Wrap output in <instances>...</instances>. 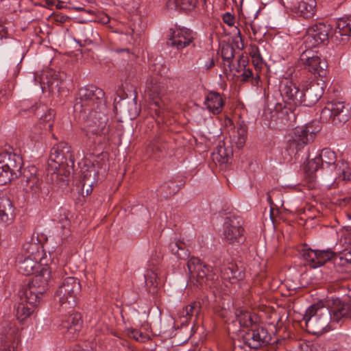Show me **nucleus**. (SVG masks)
<instances>
[{
  "mask_svg": "<svg viewBox=\"0 0 351 351\" xmlns=\"http://www.w3.org/2000/svg\"><path fill=\"white\" fill-rule=\"evenodd\" d=\"M105 93L95 86L82 87L74 104V110L86 117L82 130L86 143L90 147L100 149L108 143L110 125L108 110L105 104Z\"/></svg>",
  "mask_w": 351,
  "mask_h": 351,
  "instance_id": "nucleus-1",
  "label": "nucleus"
},
{
  "mask_svg": "<svg viewBox=\"0 0 351 351\" xmlns=\"http://www.w3.org/2000/svg\"><path fill=\"white\" fill-rule=\"evenodd\" d=\"M50 276L49 268L42 267L27 285L20 289L19 294L21 302L16 307V317L19 321L23 322L33 313L34 308L38 305L41 296L48 289Z\"/></svg>",
  "mask_w": 351,
  "mask_h": 351,
  "instance_id": "nucleus-2",
  "label": "nucleus"
},
{
  "mask_svg": "<svg viewBox=\"0 0 351 351\" xmlns=\"http://www.w3.org/2000/svg\"><path fill=\"white\" fill-rule=\"evenodd\" d=\"M309 173L322 170L326 176L332 177L335 181L351 180V169L344 160H337L336 153L330 148H324L315 158L309 160L305 166Z\"/></svg>",
  "mask_w": 351,
  "mask_h": 351,
  "instance_id": "nucleus-3",
  "label": "nucleus"
},
{
  "mask_svg": "<svg viewBox=\"0 0 351 351\" xmlns=\"http://www.w3.org/2000/svg\"><path fill=\"white\" fill-rule=\"evenodd\" d=\"M156 74V76L151 75L148 77L146 81V92L152 102L151 109L159 118L165 116L170 99L168 97L167 84L160 81L158 73Z\"/></svg>",
  "mask_w": 351,
  "mask_h": 351,
  "instance_id": "nucleus-4",
  "label": "nucleus"
},
{
  "mask_svg": "<svg viewBox=\"0 0 351 351\" xmlns=\"http://www.w3.org/2000/svg\"><path fill=\"white\" fill-rule=\"evenodd\" d=\"M80 291L81 285L77 278L71 276L64 278L54 295V301L58 310L70 312L76 306Z\"/></svg>",
  "mask_w": 351,
  "mask_h": 351,
  "instance_id": "nucleus-5",
  "label": "nucleus"
},
{
  "mask_svg": "<svg viewBox=\"0 0 351 351\" xmlns=\"http://www.w3.org/2000/svg\"><path fill=\"white\" fill-rule=\"evenodd\" d=\"M49 160L58 165L54 167L58 171L57 176L60 175V180L67 184L68 178L73 172L75 162L71 147L66 142H60L54 145L51 149Z\"/></svg>",
  "mask_w": 351,
  "mask_h": 351,
  "instance_id": "nucleus-6",
  "label": "nucleus"
},
{
  "mask_svg": "<svg viewBox=\"0 0 351 351\" xmlns=\"http://www.w3.org/2000/svg\"><path fill=\"white\" fill-rule=\"evenodd\" d=\"M304 321L308 332L320 335L331 330L328 309L319 304H313L307 308L304 315Z\"/></svg>",
  "mask_w": 351,
  "mask_h": 351,
  "instance_id": "nucleus-7",
  "label": "nucleus"
},
{
  "mask_svg": "<svg viewBox=\"0 0 351 351\" xmlns=\"http://www.w3.org/2000/svg\"><path fill=\"white\" fill-rule=\"evenodd\" d=\"M23 159L7 151L0 152V185H5L21 174Z\"/></svg>",
  "mask_w": 351,
  "mask_h": 351,
  "instance_id": "nucleus-8",
  "label": "nucleus"
},
{
  "mask_svg": "<svg viewBox=\"0 0 351 351\" xmlns=\"http://www.w3.org/2000/svg\"><path fill=\"white\" fill-rule=\"evenodd\" d=\"M187 267L190 274V282L197 287H210L217 278L211 266L202 262L199 258L192 257Z\"/></svg>",
  "mask_w": 351,
  "mask_h": 351,
  "instance_id": "nucleus-9",
  "label": "nucleus"
},
{
  "mask_svg": "<svg viewBox=\"0 0 351 351\" xmlns=\"http://www.w3.org/2000/svg\"><path fill=\"white\" fill-rule=\"evenodd\" d=\"M320 130L321 126L317 121H313L304 125L296 127L294 137L288 141L287 150L291 151V153L300 150L304 145L314 140Z\"/></svg>",
  "mask_w": 351,
  "mask_h": 351,
  "instance_id": "nucleus-10",
  "label": "nucleus"
},
{
  "mask_svg": "<svg viewBox=\"0 0 351 351\" xmlns=\"http://www.w3.org/2000/svg\"><path fill=\"white\" fill-rule=\"evenodd\" d=\"M38 247V244L36 243H27L23 245V249L25 254L18 258V269L20 273L29 276L41 267L38 262L40 259Z\"/></svg>",
  "mask_w": 351,
  "mask_h": 351,
  "instance_id": "nucleus-11",
  "label": "nucleus"
},
{
  "mask_svg": "<svg viewBox=\"0 0 351 351\" xmlns=\"http://www.w3.org/2000/svg\"><path fill=\"white\" fill-rule=\"evenodd\" d=\"M20 335L16 324L9 320L0 323V351H17Z\"/></svg>",
  "mask_w": 351,
  "mask_h": 351,
  "instance_id": "nucleus-12",
  "label": "nucleus"
},
{
  "mask_svg": "<svg viewBox=\"0 0 351 351\" xmlns=\"http://www.w3.org/2000/svg\"><path fill=\"white\" fill-rule=\"evenodd\" d=\"M327 306L332 322L341 324L351 319V299L332 297L328 300Z\"/></svg>",
  "mask_w": 351,
  "mask_h": 351,
  "instance_id": "nucleus-13",
  "label": "nucleus"
},
{
  "mask_svg": "<svg viewBox=\"0 0 351 351\" xmlns=\"http://www.w3.org/2000/svg\"><path fill=\"white\" fill-rule=\"evenodd\" d=\"M332 30L330 25L324 23H317L308 27L304 36L306 47L311 49L321 45H326Z\"/></svg>",
  "mask_w": 351,
  "mask_h": 351,
  "instance_id": "nucleus-14",
  "label": "nucleus"
},
{
  "mask_svg": "<svg viewBox=\"0 0 351 351\" xmlns=\"http://www.w3.org/2000/svg\"><path fill=\"white\" fill-rule=\"evenodd\" d=\"M300 60L309 72L319 77H325L328 73V63L317 52L308 49L300 55Z\"/></svg>",
  "mask_w": 351,
  "mask_h": 351,
  "instance_id": "nucleus-15",
  "label": "nucleus"
},
{
  "mask_svg": "<svg viewBox=\"0 0 351 351\" xmlns=\"http://www.w3.org/2000/svg\"><path fill=\"white\" fill-rule=\"evenodd\" d=\"M245 230L243 221L239 217L231 216L225 219L223 226V235L225 241L230 243H242L245 241Z\"/></svg>",
  "mask_w": 351,
  "mask_h": 351,
  "instance_id": "nucleus-16",
  "label": "nucleus"
},
{
  "mask_svg": "<svg viewBox=\"0 0 351 351\" xmlns=\"http://www.w3.org/2000/svg\"><path fill=\"white\" fill-rule=\"evenodd\" d=\"M320 119L324 122L331 121L335 125L346 122L348 120V114L345 109L344 103L341 101L328 103L321 111Z\"/></svg>",
  "mask_w": 351,
  "mask_h": 351,
  "instance_id": "nucleus-17",
  "label": "nucleus"
},
{
  "mask_svg": "<svg viewBox=\"0 0 351 351\" xmlns=\"http://www.w3.org/2000/svg\"><path fill=\"white\" fill-rule=\"evenodd\" d=\"M195 36L192 30L185 27L170 29L167 45L180 51L193 44Z\"/></svg>",
  "mask_w": 351,
  "mask_h": 351,
  "instance_id": "nucleus-18",
  "label": "nucleus"
},
{
  "mask_svg": "<svg viewBox=\"0 0 351 351\" xmlns=\"http://www.w3.org/2000/svg\"><path fill=\"white\" fill-rule=\"evenodd\" d=\"M242 341L246 346L256 350L269 343L270 335L263 327L254 325L244 333Z\"/></svg>",
  "mask_w": 351,
  "mask_h": 351,
  "instance_id": "nucleus-19",
  "label": "nucleus"
},
{
  "mask_svg": "<svg viewBox=\"0 0 351 351\" xmlns=\"http://www.w3.org/2000/svg\"><path fill=\"white\" fill-rule=\"evenodd\" d=\"M20 176H21V186L26 193L32 195L39 194L43 182L35 166L32 165L25 168Z\"/></svg>",
  "mask_w": 351,
  "mask_h": 351,
  "instance_id": "nucleus-20",
  "label": "nucleus"
},
{
  "mask_svg": "<svg viewBox=\"0 0 351 351\" xmlns=\"http://www.w3.org/2000/svg\"><path fill=\"white\" fill-rule=\"evenodd\" d=\"M62 314L61 328L64 330L68 338L75 339L80 331L82 326L81 315L74 308L69 311H60Z\"/></svg>",
  "mask_w": 351,
  "mask_h": 351,
  "instance_id": "nucleus-21",
  "label": "nucleus"
},
{
  "mask_svg": "<svg viewBox=\"0 0 351 351\" xmlns=\"http://www.w3.org/2000/svg\"><path fill=\"white\" fill-rule=\"evenodd\" d=\"M280 93L284 101L289 105L301 106L302 89L292 80L285 79L280 84Z\"/></svg>",
  "mask_w": 351,
  "mask_h": 351,
  "instance_id": "nucleus-22",
  "label": "nucleus"
},
{
  "mask_svg": "<svg viewBox=\"0 0 351 351\" xmlns=\"http://www.w3.org/2000/svg\"><path fill=\"white\" fill-rule=\"evenodd\" d=\"M302 256L310 267L316 268L330 261L335 254L331 249L320 250L308 248L302 250Z\"/></svg>",
  "mask_w": 351,
  "mask_h": 351,
  "instance_id": "nucleus-23",
  "label": "nucleus"
},
{
  "mask_svg": "<svg viewBox=\"0 0 351 351\" xmlns=\"http://www.w3.org/2000/svg\"><path fill=\"white\" fill-rule=\"evenodd\" d=\"M247 58L243 56H240L238 60V65L234 69L237 73H241L239 79L243 83L250 82L252 86H258L260 75L258 70L254 73L252 69L247 66Z\"/></svg>",
  "mask_w": 351,
  "mask_h": 351,
  "instance_id": "nucleus-24",
  "label": "nucleus"
},
{
  "mask_svg": "<svg viewBox=\"0 0 351 351\" xmlns=\"http://www.w3.org/2000/svg\"><path fill=\"white\" fill-rule=\"evenodd\" d=\"M324 90L322 85L317 82H311L302 88V103L301 106L311 107L315 105L322 97Z\"/></svg>",
  "mask_w": 351,
  "mask_h": 351,
  "instance_id": "nucleus-25",
  "label": "nucleus"
},
{
  "mask_svg": "<svg viewBox=\"0 0 351 351\" xmlns=\"http://www.w3.org/2000/svg\"><path fill=\"white\" fill-rule=\"evenodd\" d=\"M14 207L9 197H0V222L5 226H8L15 219Z\"/></svg>",
  "mask_w": 351,
  "mask_h": 351,
  "instance_id": "nucleus-26",
  "label": "nucleus"
},
{
  "mask_svg": "<svg viewBox=\"0 0 351 351\" xmlns=\"http://www.w3.org/2000/svg\"><path fill=\"white\" fill-rule=\"evenodd\" d=\"M334 36L337 40L342 43L349 40L351 38V17L337 21Z\"/></svg>",
  "mask_w": 351,
  "mask_h": 351,
  "instance_id": "nucleus-27",
  "label": "nucleus"
},
{
  "mask_svg": "<svg viewBox=\"0 0 351 351\" xmlns=\"http://www.w3.org/2000/svg\"><path fill=\"white\" fill-rule=\"evenodd\" d=\"M77 42L80 45H88L99 40V35L90 25L80 27L77 29Z\"/></svg>",
  "mask_w": 351,
  "mask_h": 351,
  "instance_id": "nucleus-28",
  "label": "nucleus"
},
{
  "mask_svg": "<svg viewBox=\"0 0 351 351\" xmlns=\"http://www.w3.org/2000/svg\"><path fill=\"white\" fill-rule=\"evenodd\" d=\"M316 6V0H297L293 10L300 16L308 19L314 15Z\"/></svg>",
  "mask_w": 351,
  "mask_h": 351,
  "instance_id": "nucleus-29",
  "label": "nucleus"
},
{
  "mask_svg": "<svg viewBox=\"0 0 351 351\" xmlns=\"http://www.w3.org/2000/svg\"><path fill=\"white\" fill-rule=\"evenodd\" d=\"M204 104L210 112L219 114L223 110L224 101L219 93L210 91L207 94Z\"/></svg>",
  "mask_w": 351,
  "mask_h": 351,
  "instance_id": "nucleus-30",
  "label": "nucleus"
},
{
  "mask_svg": "<svg viewBox=\"0 0 351 351\" xmlns=\"http://www.w3.org/2000/svg\"><path fill=\"white\" fill-rule=\"evenodd\" d=\"M235 316L241 326L249 328L256 325L257 317L245 307H240L235 311Z\"/></svg>",
  "mask_w": 351,
  "mask_h": 351,
  "instance_id": "nucleus-31",
  "label": "nucleus"
},
{
  "mask_svg": "<svg viewBox=\"0 0 351 351\" xmlns=\"http://www.w3.org/2000/svg\"><path fill=\"white\" fill-rule=\"evenodd\" d=\"M221 276L231 283H234L244 276L243 271L233 263H230L221 269Z\"/></svg>",
  "mask_w": 351,
  "mask_h": 351,
  "instance_id": "nucleus-32",
  "label": "nucleus"
},
{
  "mask_svg": "<svg viewBox=\"0 0 351 351\" xmlns=\"http://www.w3.org/2000/svg\"><path fill=\"white\" fill-rule=\"evenodd\" d=\"M55 111L53 109H48L46 112L40 118L38 125L34 127V130L36 131L40 128L43 132L51 131L55 118Z\"/></svg>",
  "mask_w": 351,
  "mask_h": 351,
  "instance_id": "nucleus-33",
  "label": "nucleus"
},
{
  "mask_svg": "<svg viewBox=\"0 0 351 351\" xmlns=\"http://www.w3.org/2000/svg\"><path fill=\"white\" fill-rule=\"evenodd\" d=\"M167 143L161 134L156 135L147 147V152L156 154L162 153L167 149Z\"/></svg>",
  "mask_w": 351,
  "mask_h": 351,
  "instance_id": "nucleus-34",
  "label": "nucleus"
},
{
  "mask_svg": "<svg viewBox=\"0 0 351 351\" xmlns=\"http://www.w3.org/2000/svg\"><path fill=\"white\" fill-rule=\"evenodd\" d=\"M169 249L172 254L175 255L178 258L186 259L189 256V252L186 249L185 243L180 240L170 243Z\"/></svg>",
  "mask_w": 351,
  "mask_h": 351,
  "instance_id": "nucleus-35",
  "label": "nucleus"
},
{
  "mask_svg": "<svg viewBox=\"0 0 351 351\" xmlns=\"http://www.w3.org/2000/svg\"><path fill=\"white\" fill-rule=\"evenodd\" d=\"M232 156V150L230 147L219 146L217 151L213 154V159L219 162L227 163Z\"/></svg>",
  "mask_w": 351,
  "mask_h": 351,
  "instance_id": "nucleus-36",
  "label": "nucleus"
},
{
  "mask_svg": "<svg viewBox=\"0 0 351 351\" xmlns=\"http://www.w3.org/2000/svg\"><path fill=\"white\" fill-rule=\"evenodd\" d=\"M145 286L150 293H154L158 285L157 274L152 270H147L145 274Z\"/></svg>",
  "mask_w": 351,
  "mask_h": 351,
  "instance_id": "nucleus-37",
  "label": "nucleus"
},
{
  "mask_svg": "<svg viewBox=\"0 0 351 351\" xmlns=\"http://www.w3.org/2000/svg\"><path fill=\"white\" fill-rule=\"evenodd\" d=\"M200 312V304L198 302H193L186 306L180 312V316L186 317V319H191L193 316H197Z\"/></svg>",
  "mask_w": 351,
  "mask_h": 351,
  "instance_id": "nucleus-38",
  "label": "nucleus"
},
{
  "mask_svg": "<svg viewBox=\"0 0 351 351\" xmlns=\"http://www.w3.org/2000/svg\"><path fill=\"white\" fill-rule=\"evenodd\" d=\"M221 57L227 63V66L230 71H232V60L234 57V49L231 45H225L221 48Z\"/></svg>",
  "mask_w": 351,
  "mask_h": 351,
  "instance_id": "nucleus-39",
  "label": "nucleus"
},
{
  "mask_svg": "<svg viewBox=\"0 0 351 351\" xmlns=\"http://www.w3.org/2000/svg\"><path fill=\"white\" fill-rule=\"evenodd\" d=\"M179 189L174 182L169 181L165 182L159 188V191L165 198L173 195L178 191Z\"/></svg>",
  "mask_w": 351,
  "mask_h": 351,
  "instance_id": "nucleus-40",
  "label": "nucleus"
},
{
  "mask_svg": "<svg viewBox=\"0 0 351 351\" xmlns=\"http://www.w3.org/2000/svg\"><path fill=\"white\" fill-rule=\"evenodd\" d=\"M197 2V0H169L170 4H174L176 8L183 10H191Z\"/></svg>",
  "mask_w": 351,
  "mask_h": 351,
  "instance_id": "nucleus-41",
  "label": "nucleus"
},
{
  "mask_svg": "<svg viewBox=\"0 0 351 351\" xmlns=\"http://www.w3.org/2000/svg\"><path fill=\"white\" fill-rule=\"evenodd\" d=\"M247 127L243 124H239L237 127V139L235 142L238 148H242L245 143L247 138Z\"/></svg>",
  "mask_w": 351,
  "mask_h": 351,
  "instance_id": "nucleus-42",
  "label": "nucleus"
},
{
  "mask_svg": "<svg viewBox=\"0 0 351 351\" xmlns=\"http://www.w3.org/2000/svg\"><path fill=\"white\" fill-rule=\"evenodd\" d=\"M250 55L252 58V62L255 70L260 71L263 60L261 56L258 48L257 47H252Z\"/></svg>",
  "mask_w": 351,
  "mask_h": 351,
  "instance_id": "nucleus-43",
  "label": "nucleus"
},
{
  "mask_svg": "<svg viewBox=\"0 0 351 351\" xmlns=\"http://www.w3.org/2000/svg\"><path fill=\"white\" fill-rule=\"evenodd\" d=\"M128 335L137 341H144L147 338L146 335L142 332L133 328L128 330Z\"/></svg>",
  "mask_w": 351,
  "mask_h": 351,
  "instance_id": "nucleus-44",
  "label": "nucleus"
},
{
  "mask_svg": "<svg viewBox=\"0 0 351 351\" xmlns=\"http://www.w3.org/2000/svg\"><path fill=\"white\" fill-rule=\"evenodd\" d=\"M223 21L228 25L232 26L234 23V17L230 13L226 12L223 15Z\"/></svg>",
  "mask_w": 351,
  "mask_h": 351,
  "instance_id": "nucleus-45",
  "label": "nucleus"
},
{
  "mask_svg": "<svg viewBox=\"0 0 351 351\" xmlns=\"http://www.w3.org/2000/svg\"><path fill=\"white\" fill-rule=\"evenodd\" d=\"M11 94V90L10 89H1L0 90V103L4 102L7 97Z\"/></svg>",
  "mask_w": 351,
  "mask_h": 351,
  "instance_id": "nucleus-46",
  "label": "nucleus"
},
{
  "mask_svg": "<svg viewBox=\"0 0 351 351\" xmlns=\"http://www.w3.org/2000/svg\"><path fill=\"white\" fill-rule=\"evenodd\" d=\"M71 235V230L68 228H64L63 233L62 234V244L65 243V240H67Z\"/></svg>",
  "mask_w": 351,
  "mask_h": 351,
  "instance_id": "nucleus-47",
  "label": "nucleus"
},
{
  "mask_svg": "<svg viewBox=\"0 0 351 351\" xmlns=\"http://www.w3.org/2000/svg\"><path fill=\"white\" fill-rule=\"evenodd\" d=\"M8 34V30L3 25H0V40L5 38Z\"/></svg>",
  "mask_w": 351,
  "mask_h": 351,
  "instance_id": "nucleus-48",
  "label": "nucleus"
},
{
  "mask_svg": "<svg viewBox=\"0 0 351 351\" xmlns=\"http://www.w3.org/2000/svg\"><path fill=\"white\" fill-rule=\"evenodd\" d=\"M250 28L252 31L253 34L254 36H256V34H257V30L253 23H250V24L246 25V29L248 32H250Z\"/></svg>",
  "mask_w": 351,
  "mask_h": 351,
  "instance_id": "nucleus-49",
  "label": "nucleus"
},
{
  "mask_svg": "<svg viewBox=\"0 0 351 351\" xmlns=\"http://www.w3.org/2000/svg\"><path fill=\"white\" fill-rule=\"evenodd\" d=\"M215 65L214 60L212 58L205 64L206 69H210Z\"/></svg>",
  "mask_w": 351,
  "mask_h": 351,
  "instance_id": "nucleus-50",
  "label": "nucleus"
},
{
  "mask_svg": "<svg viewBox=\"0 0 351 351\" xmlns=\"http://www.w3.org/2000/svg\"><path fill=\"white\" fill-rule=\"evenodd\" d=\"M100 22L103 24H107L110 22V18L107 15H104L101 18Z\"/></svg>",
  "mask_w": 351,
  "mask_h": 351,
  "instance_id": "nucleus-51",
  "label": "nucleus"
},
{
  "mask_svg": "<svg viewBox=\"0 0 351 351\" xmlns=\"http://www.w3.org/2000/svg\"><path fill=\"white\" fill-rule=\"evenodd\" d=\"M45 3L49 6L53 5L55 3V0H45Z\"/></svg>",
  "mask_w": 351,
  "mask_h": 351,
  "instance_id": "nucleus-52",
  "label": "nucleus"
},
{
  "mask_svg": "<svg viewBox=\"0 0 351 351\" xmlns=\"http://www.w3.org/2000/svg\"><path fill=\"white\" fill-rule=\"evenodd\" d=\"M149 69L151 70V71L152 72V73L154 74V72L156 71L157 69V65L156 64H152L150 67H149Z\"/></svg>",
  "mask_w": 351,
  "mask_h": 351,
  "instance_id": "nucleus-53",
  "label": "nucleus"
},
{
  "mask_svg": "<svg viewBox=\"0 0 351 351\" xmlns=\"http://www.w3.org/2000/svg\"><path fill=\"white\" fill-rule=\"evenodd\" d=\"M72 8L75 10H83L82 7L73 6Z\"/></svg>",
  "mask_w": 351,
  "mask_h": 351,
  "instance_id": "nucleus-54",
  "label": "nucleus"
},
{
  "mask_svg": "<svg viewBox=\"0 0 351 351\" xmlns=\"http://www.w3.org/2000/svg\"><path fill=\"white\" fill-rule=\"evenodd\" d=\"M75 351H92V350H90V349H80V348H77Z\"/></svg>",
  "mask_w": 351,
  "mask_h": 351,
  "instance_id": "nucleus-55",
  "label": "nucleus"
},
{
  "mask_svg": "<svg viewBox=\"0 0 351 351\" xmlns=\"http://www.w3.org/2000/svg\"><path fill=\"white\" fill-rule=\"evenodd\" d=\"M226 122L227 124H230L231 125L232 123V120L230 119H227L226 120Z\"/></svg>",
  "mask_w": 351,
  "mask_h": 351,
  "instance_id": "nucleus-56",
  "label": "nucleus"
},
{
  "mask_svg": "<svg viewBox=\"0 0 351 351\" xmlns=\"http://www.w3.org/2000/svg\"><path fill=\"white\" fill-rule=\"evenodd\" d=\"M91 191H92V189H87V190H86V194H87V195L90 194V193H91Z\"/></svg>",
  "mask_w": 351,
  "mask_h": 351,
  "instance_id": "nucleus-57",
  "label": "nucleus"
},
{
  "mask_svg": "<svg viewBox=\"0 0 351 351\" xmlns=\"http://www.w3.org/2000/svg\"><path fill=\"white\" fill-rule=\"evenodd\" d=\"M30 111L32 112H34V106H32Z\"/></svg>",
  "mask_w": 351,
  "mask_h": 351,
  "instance_id": "nucleus-58",
  "label": "nucleus"
},
{
  "mask_svg": "<svg viewBox=\"0 0 351 351\" xmlns=\"http://www.w3.org/2000/svg\"><path fill=\"white\" fill-rule=\"evenodd\" d=\"M56 7H57L58 8H61L60 4H58V5H56Z\"/></svg>",
  "mask_w": 351,
  "mask_h": 351,
  "instance_id": "nucleus-59",
  "label": "nucleus"
},
{
  "mask_svg": "<svg viewBox=\"0 0 351 351\" xmlns=\"http://www.w3.org/2000/svg\"><path fill=\"white\" fill-rule=\"evenodd\" d=\"M56 7H57L58 8H61L60 4H58V5H56Z\"/></svg>",
  "mask_w": 351,
  "mask_h": 351,
  "instance_id": "nucleus-60",
  "label": "nucleus"
},
{
  "mask_svg": "<svg viewBox=\"0 0 351 351\" xmlns=\"http://www.w3.org/2000/svg\"><path fill=\"white\" fill-rule=\"evenodd\" d=\"M33 138H34L35 141L38 140V138L36 136H33Z\"/></svg>",
  "mask_w": 351,
  "mask_h": 351,
  "instance_id": "nucleus-61",
  "label": "nucleus"
}]
</instances>
